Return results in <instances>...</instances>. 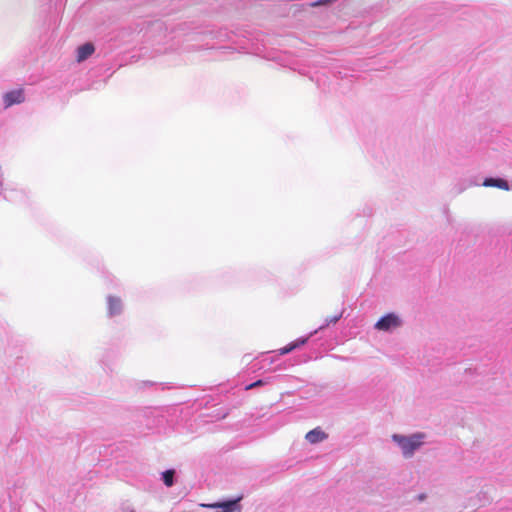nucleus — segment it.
<instances>
[{"mask_svg":"<svg viewBox=\"0 0 512 512\" xmlns=\"http://www.w3.org/2000/svg\"><path fill=\"white\" fill-rule=\"evenodd\" d=\"M424 437L423 433H415L409 437L394 434L392 439L401 447L405 457H411L414 451L423 444Z\"/></svg>","mask_w":512,"mask_h":512,"instance_id":"1","label":"nucleus"},{"mask_svg":"<svg viewBox=\"0 0 512 512\" xmlns=\"http://www.w3.org/2000/svg\"><path fill=\"white\" fill-rule=\"evenodd\" d=\"M3 101H4L6 108H8L14 104L23 103L25 101L24 89L19 88L17 90H13V91L5 93L3 96Z\"/></svg>","mask_w":512,"mask_h":512,"instance_id":"2","label":"nucleus"},{"mask_svg":"<svg viewBox=\"0 0 512 512\" xmlns=\"http://www.w3.org/2000/svg\"><path fill=\"white\" fill-rule=\"evenodd\" d=\"M400 323V319L396 315L388 314L377 321L375 328L378 330L387 331L390 328L400 326Z\"/></svg>","mask_w":512,"mask_h":512,"instance_id":"3","label":"nucleus"},{"mask_svg":"<svg viewBox=\"0 0 512 512\" xmlns=\"http://www.w3.org/2000/svg\"><path fill=\"white\" fill-rule=\"evenodd\" d=\"M95 51L92 43H85L77 49V61L82 62L90 57Z\"/></svg>","mask_w":512,"mask_h":512,"instance_id":"4","label":"nucleus"},{"mask_svg":"<svg viewBox=\"0 0 512 512\" xmlns=\"http://www.w3.org/2000/svg\"><path fill=\"white\" fill-rule=\"evenodd\" d=\"M305 438L309 443L315 444L325 440L327 438V434L318 427L309 431Z\"/></svg>","mask_w":512,"mask_h":512,"instance_id":"5","label":"nucleus"},{"mask_svg":"<svg viewBox=\"0 0 512 512\" xmlns=\"http://www.w3.org/2000/svg\"><path fill=\"white\" fill-rule=\"evenodd\" d=\"M308 339H309V336L305 337V338H299V339L291 342L287 346L280 348L278 350V352H279L280 355L288 354L291 351H293L294 349L299 348V347L305 345L306 342L308 341Z\"/></svg>","mask_w":512,"mask_h":512,"instance_id":"6","label":"nucleus"},{"mask_svg":"<svg viewBox=\"0 0 512 512\" xmlns=\"http://www.w3.org/2000/svg\"><path fill=\"white\" fill-rule=\"evenodd\" d=\"M483 185L486 187H497L503 190H509L508 182L501 178H487L484 180Z\"/></svg>","mask_w":512,"mask_h":512,"instance_id":"7","label":"nucleus"},{"mask_svg":"<svg viewBox=\"0 0 512 512\" xmlns=\"http://www.w3.org/2000/svg\"><path fill=\"white\" fill-rule=\"evenodd\" d=\"M108 310L111 315L117 314L121 310V300L117 297L108 298Z\"/></svg>","mask_w":512,"mask_h":512,"instance_id":"8","label":"nucleus"},{"mask_svg":"<svg viewBox=\"0 0 512 512\" xmlns=\"http://www.w3.org/2000/svg\"><path fill=\"white\" fill-rule=\"evenodd\" d=\"M174 470H166L163 473V482L167 487H171L174 483Z\"/></svg>","mask_w":512,"mask_h":512,"instance_id":"9","label":"nucleus"},{"mask_svg":"<svg viewBox=\"0 0 512 512\" xmlns=\"http://www.w3.org/2000/svg\"><path fill=\"white\" fill-rule=\"evenodd\" d=\"M341 316H342V313H340L337 316L326 319L325 324L320 326V329L324 328L325 326H328L330 323H336L341 318Z\"/></svg>","mask_w":512,"mask_h":512,"instance_id":"10","label":"nucleus"},{"mask_svg":"<svg viewBox=\"0 0 512 512\" xmlns=\"http://www.w3.org/2000/svg\"><path fill=\"white\" fill-rule=\"evenodd\" d=\"M265 384H266V382H265L264 380H261V379H260V380H257V381H255V382H253V383H251V384L247 385L245 389H246V390H251V389H253V388L260 387V386H263V385H265Z\"/></svg>","mask_w":512,"mask_h":512,"instance_id":"11","label":"nucleus"},{"mask_svg":"<svg viewBox=\"0 0 512 512\" xmlns=\"http://www.w3.org/2000/svg\"><path fill=\"white\" fill-rule=\"evenodd\" d=\"M333 0H318L314 3L311 4V6L313 7H317V6H320V5H325V4H328V3H331Z\"/></svg>","mask_w":512,"mask_h":512,"instance_id":"12","label":"nucleus"}]
</instances>
